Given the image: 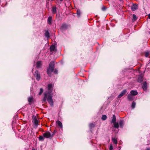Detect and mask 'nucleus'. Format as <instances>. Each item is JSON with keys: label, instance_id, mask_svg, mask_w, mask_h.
<instances>
[{"label": "nucleus", "instance_id": "nucleus-1", "mask_svg": "<svg viewBox=\"0 0 150 150\" xmlns=\"http://www.w3.org/2000/svg\"><path fill=\"white\" fill-rule=\"evenodd\" d=\"M53 85L52 84H49L47 85L48 92H45L44 93V97L42 100V103H45L47 100L51 106L53 105V101L52 98V94L51 93L52 91Z\"/></svg>", "mask_w": 150, "mask_h": 150}, {"label": "nucleus", "instance_id": "nucleus-2", "mask_svg": "<svg viewBox=\"0 0 150 150\" xmlns=\"http://www.w3.org/2000/svg\"><path fill=\"white\" fill-rule=\"evenodd\" d=\"M54 62H51L50 63L49 67L47 70V74L49 76H51V73L53 71H54L55 74L58 73V71L57 69H55L54 70Z\"/></svg>", "mask_w": 150, "mask_h": 150}, {"label": "nucleus", "instance_id": "nucleus-3", "mask_svg": "<svg viewBox=\"0 0 150 150\" xmlns=\"http://www.w3.org/2000/svg\"><path fill=\"white\" fill-rule=\"evenodd\" d=\"M34 76L36 77V79L38 80H39L40 78V74L38 71H36L34 74Z\"/></svg>", "mask_w": 150, "mask_h": 150}, {"label": "nucleus", "instance_id": "nucleus-4", "mask_svg": "<svg viewBox=\"0 0 150 150\" xmlns=\"http://www.w3.org/2000/svg\"><path fill=\"white\" fill-rule=\"evenodd\" d=\"M43 135L44 137L46 138L51 137V134L49 132H47L44 133Z\"/></svg>", "mask_w": 150, "mask_h": 150}, {"label": "nucleus", "instance_id": "nucleus-5", "mask_svg": "<svg viewBox=\"0 0 150 150\" xmlns=\"http://www.w3.org/2000/svg\"><path fill=\"white\" fill-rule=\"evenodd\" d=\"M127 92V91L126 89L124 90L118 96V98H120L123 96H124Z\"/></svg>", "mask_w": 150, "mask_h": 150}, {"label": "nucleus", "instance_id": "nucleus-6", "mask_svg": "<svg viewBox=\"0 0 150 150\" xmlns=\"http://www.w3.org/2000/svg\"><path fill=\"white\" fill-rule=\"evenodd\" d=\"M138 5L135 4H133L131 7L132 11H134L138 8Z\"/></svg>", "mask_w": 150, "mask_h": 150}, {"label": "nucleus", "instance_id": "nucleus-7", "mask_svg": "<svg viewBox=\"0 0 150 150\" xmlns=\"http://www.w3.org/2000/svg\"><path fill=\"white\" fill-rule=\"evenodd\" d=\"M130 93L132 95L136 96L138 94V92L136 90H132L130 91Z\"/></svg>", "mask_w": 150, "mask_h": 150}, {"label": "nucleus", "instance_id": "nucleus-8", "mask_svg": "<svg viewBox=\"0 0 150 150\" xmlns=\"http://www.w3.org/2000/svg\"><path fill=\"white\" fill-rule=\"evenodd\" d=\"M42 65V62L41 61H38L36 64V66L37 68H40Z\"/></svg>", "mask_w": 150, "mask_h": 150}, {"label": "nucleus", "instance_id": "nucleus-9", "mask_svg": "<svg viewBox=\"0 0 150 150\" xmlns=\"http://www.w3.org/2000/svg\"><path fill=\"white\" fill-rule=\"evenodd\" d=\"M127 98L129 100L132 101L134 99L133 96L131 94H129L127 96Z\"/></svg>", "mask_w": 150, "mask_h": 150}, {"label": "nucleus", "instance_id": "nucleus-10", "mask_svg": "<svg viewBox=\"0 0 150 150\" xmlns=\"http://www.w3.org/2000/svg\"><path fill=\"white\" fill-rule=\"evenodd\" d=\"M52 13L53 14H54L57 12V8L55 6H53L52 7Z\"/></svg>", "mask_w": 150, "mask_h": 150}, {"label": "nucleus", "instance_id": "nucleus-11", "mask_svg": "<svg viewBox=\"0 0 150 150\" xmlns=\"http://www.w3.org/2000/svg\"><path fill=\"white\" fill-rule=\"evenodd\" d=\"M116 117L115 115H113L112 117V119L111 121V123H114L116 122Z\"/></svg>", "mask_w": 150, "mask_h": 150}, {"label": "nucleus", "instance_id": "nucleus-12", "mask_svg": "<svg viewBox=\"0 0 150 150\" xmlns=\"http://www.w3.org/2000/svg\"><path fill=\"white\" fill-rule=\"evenodd\" d=\"M142 87L144 90L146 91L147 90V85L146 82L144 83L143 84Z\"/></svg>", "mask_w": 150, "mask_h": 150}, {"label": "nucleus", "instance_id": "nucleus-13", "mask_svg": "<svg viewBox=\"0 0 150 150\" xmlns=\"http://www.w3.org/2000/svg\"><path fill=\"white\" fill-rule=\"evenodd\" d=\"M52 18L51 16H49L47 20L48 23L49 25H51L52 24Z\"/></svg>", "mask_w": 150, "mask_h": 150}, {"label": "nucleus", "instance_id": "nucleus-14", "mask_svg": "<svg viewBox=\"0 0 150 150\" xmlns=\"http://www.w3.org/2000/svg\"><path fill=\"white\" fill-rule=\"evenodd\" d=\"M55 49V47L54 45H51L50 47V51L52 52L54 51Z\"/></svg>", "mask_w": 150, "mask_h": 150}, {"label": "nucleus", "instance_id": "nucleus-15", "mask_svg": "<svg viewBox=\"0 0 150 150\" xmlns=\"http://www.w3.org/2000/svg\"><path fill=\"white\" fill-rule=\"evenodd\" d=\"M58 124V126L61 128H62V122L59 121L58 120L56 122Z\"/></svg>", "mask_w": 150, "mask_h": 150}, {"label": "nucleus", "instance_id": "nucleus-16", "mask_svg": "<svg viewBox=\"0 0 150 150\" xmlns=\"http://www.w3.org/2000/svg\"><path fill=\"white\" fill-rule=\"evenodd\" d=\"M119 125L120 127L122 128L124 125L123 121L122 120H120L119 122Z\"/></svg>", "mask_w": 150, "mask_h": 150}, {"label": "nucleus", "instance_id": "nucleus-17", "mask_svg": "<svg viewBox=\"0 0 150 150\" xmlns=\"http://www.w3.org/2000/svg\"><path fill=\"white\" fill-rule=\"evenodd\" d=\"M45 36L47 37V38H48L50 37V34L49 33L48 31H45Z\"/></svg>", "mask_w": 150, "mask_h": 150}, {"label": "nucleus", "instance_id": "nucleus-18", "mask_svg": "<svg viewBox=\"0 0 150 150\" xmlns=\"http://www.w3.org/2000/svg\"><path fill=\"white\" fill-rule=\"evenodd\" d=\"M143 81V78L141 76H139L138 77V81L139 82H141Z\"/></svg>", "mask_w": 150, "mask_h": 150}, {"label": "nucleus", "instance_id": "nucleus-19", "mask_svg": "<svg viewBox=\"0 0 150 150\" xmlns=\"http://www.w3.org/2000/svg\"><path fill=\"white\" fill-rule=\"evenodd\" d=\"M38 121L37 119L35 118L34 119V124L36 126H37Z\"/></svg>", "mask_w": 150, "mask_h": 150}, {"label": "nucleus", "instance_id": "nucleus-20", "mask_svg": "<svg viewBox=\"0 0 150 150\" xmlns=\"http://www.w3.org/2000/svg\"><path fill=\"white\" fill-rule=\"evenodd\" d=\"M67 25L65 24H63L61 26V29L62 30H64L67 29Z\"/></svg>", "mask_w": 150, "mask_h": 150}, {"label": "nucleus", "instance_id": "nucleus-21", "mask_svg": "<svg viewBox=\"0 0 150 150\" xmlns=\"http://www.w3.org/2000/svg\"><path fill=\"white\" fill-rule=\"evenodd\" d=\"M77 15L78 17H79L80 16L81 13L79 10H77Z\"/></svg>", "mask_w": 150, "mask_h": 150}, {"label": "nucleus", "instance_id": "nucleus-22", "mask_svg": "<svg viewBox=\"0 0 150 150\" xmlns=\"http://www.w3.org/2000/svg\"><path fill=\"white\" fill-rule=\"evenodd\" d=\"M114 123V127L116 128H117L119 127V124L118 123L115 122Z\"/></svg>", "mask_w": 150, "mask_h": 150}, {"label": "nucleus", "instance_id": "nucleus-23", "mask_svg": "<svg viewBox=\"0 0 150 150\" xmlns=\"http://www.w3.org/2000/svg\"><path fill=\"white\" fill-rule=\"evenodd\" d=\"M137 19V17L136 16L135 14H133V18H132V21H134L136 20Z\"/></svg>", "mask_w": 150, "mask_h": 150}, {"label": "nucleus", "instance_id": "nucleus-24", "mask_svg": "<svg viewBox=\"0 0 150 150\" xmlns=\"http://www.w3.org/2000/svg\"><path fill=\"white\" fill-rule=\"evenodd\" d=\"M135 105L136 103L134 102L133 101L132 103L131 106L132 109H134V108L135 106Z\"/></svg>", "mask_w": 150, "mask_h": 150}, {"label": "nucleus", "instance_id": "nucleus-25", "mask_svg": "<svg viewBox=\"0 0 150 150\" xmlns=\"http://www.w3.org/2000/svg\"><path fill=\"white\" fill-rule=\"evenodd\" d=\"M112 141L114 144H117V139H116L115 138H112Z\"/></svg>", "mask_w": 150, "mask_h": 150}, {"label": "nucleus", "instance_id": "nucleus-26", "mask_svg": "<svg viewBox=\"0 0 150 150\" xmlns=\"http://www.w3.org/2000/svg\"><path fill=\"white\" fill-rule=\"evenodd\" d=\"M102 119L103 120H105L106 119L107 116L106 115H103L102 117Z\"/></svg>", "mask_w": 150, "mask_h": 150}, {"label": "nucleus", "instance_id": "nucleus-27", "mask_svg": "<svg viewBox=\"0 0 150 150\" xmlns=\"http://www.w3.org/2000/svg\"><path fill=\"white\" fill-rule=\"evenodd\" d=\"M43 92V89L42 88H41L40 89V91L38 93L39 95H40Z\"/></svg>", "mask_w": 150, "mask_h": 150}, {"label": "nucleus", "instance_id": "nucleus-28", "mask_svg": "<svg viewBox=\"0 0 150 150\" xmlns=\"http://www.w3.org/2000/svg\"><path fill=\"white\" fill-rule=\"evenodd\" d=\"M32 100H33V98L31 97H29V98H28V101L29 103L31 102Z\"/></svg>", "mask_w": 150, "mask_h": 150}, {"label": "nucleus", "instance_id": "nucleus-29", "mask_svg": "<svg viewBox=\"0 0 150 150\" xmlns=\"http://www.w3.org/2000/svg\"><path fill=\"white\" fill-rule=\"evenodd\" d=\"M94 126V124L92 123L90 124L89 125V127L90 128H91L92 127H93Z\"/></svg>", "mask_w": 150, "mask_h": 150}, {"label": "nucleus", "instance_id": "nucleus-30", "mask_svg": "<svg viewBox=\"0 0 150 150\" xmlns=\"http://www.w3.org/2000/svg\"><path fill=\"white\" fill-rule=\"evenodd\" d=\"M39 139L40 141H43L44 139L43 137L40 136L39 137Z\"/></svg>", "mask_w": 150, "mask_h": 150}, {"label": "nucleus", "instance_id": "nucleus-31", "mask_svg": "<svg viewBox=\"0 0 150 150\" xmlns=\"http://www.w3.org/2000/svg\"><path fill=\"white\" fill-rule=\"evenodd\" d=\"M149 54V52H147L145 53V56L146 57H148Z\"/></svg>", "mask_w": 150, "mask_h": 150}, {"label": "nucleus", "instance_id": "nucleus-32", "mask_svg": "<svg viewBox=\"0 0 150 150\" xmlns=\"http://www.w3.org/2000/svg\"><path fill=\"white\" fill-rule=\"evenodd\" d=\"M55 131H54V132H53L52 133V134H51V138H52L54 136V135L55 134Z\"/></svg>", "mask_w": 150, "mask_h": 150}, {"label": "nucleus", "instance_id": "nucleus-33", "mask_svg": "<svg viewBox=\"0 0 150 150\" xmlns=\"http://www.w3.org/2000/svg\"><path fill=\"white\" fill-rule=\"evenodd\" d=\"M109 149L110 150H112L113 149V147L111 145H110L109 148Z\"/></svg>", "mask_w": 150, "mask_h": 150}, {"label": "nucleus", "instance_id": "nucleus-34", "mask_svg": "<svg viewBox=\"0 0 150 150\" xmlns=\"http://www.w3.org/2000/svg\"><path fill=\"white\" fill-rule=\"evenodd\" d=\"M105 7H103L102 8V10L103 11H105Z\"/></svg>", "mask_w": 150, "mask_h": 150}, {"label": "nucleus", "instance_id": "nucleus-35", "mask_svg": "<svg viewBox=\"0 0 150 150\" xmlns=\"http://www.w3.org/2000/svg\"><path fill=\"white\" fill-rule=\"evenodd\" d=\"M148 17L149 18H150V13L148 15Z\"/></svg>", "mask_w": 150, "mask_h": 150}, {"label": "nucleus", "instance_id": "nucleus-36", "mask_svg": "<svg viewBox=\"0 0 150 150\" xmlns=\"http://www.w3.org/2000/svg\"><path fill=\"white\" fill-rule=\"evenodd\" d=\"M146 150H150V148H147V149H146Z\"/></svg>", "mask_w": 150, "mask_h": 150}, {"label": "nucleus", "instance_id": "nucleus-37", "mask_svg": "<svg viewBox=\"0 0 150 150\" xmlns=\"http://www.w3.org/2000/svg\"><path fill=\"white\" fill-rule=\"evenodd\" d=\"M120 1H122V0H119Z\"/></svg>", "mask_w": 150, "mask_h": 150}, {"label": "nucleus", "instance_id": "nucleus-38", "mask_svg": "<svg viewBox=\"0 0 150 150\" xmlns=\"http://www.w3.org/2000/svg\"><path fill=\"white\" fill-rule=\"evenodd\" d=\"M32 150H35V149H33Z\"/></svg>", "mask_w": 150, "mask_h": 150}, {"label": "nucleus", "instance_id": "nucleus-39", "mask_svg": "<svg viewBox=\"0 0 150 150\" xmlns=\"http://www.w3.org/2000/svg\"><path fill=\"white\" fill-rule=\"evenodd\" d=\"M60 1H63V0H60Z\"/></svg>", "mask_w": 150, "mask_h": 150}, {"label": "nucleus", "instance_id": "nucleus-40", "mask_svg": "<svg viewBox=\"0 0 150 150\" xmlns=\"http://www.w3.org/2000/svg\"><path fill=\"white\" fill-rule=\"evenodd\" d=\"M149 33H150V32Z\"/></svg>", "mask_w": 150, "mask_h": 150}]
</instances>
